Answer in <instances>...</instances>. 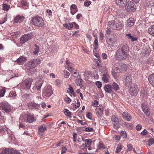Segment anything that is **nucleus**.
I'll return each instance as SVG.
<instances>
[{
    "label": "nucleus",
    "mask_w": 154,
    "mask_h": 154,
    "mask_svg": "<svg viewBox=\"0 0 154 154\" xmlns=\"http://www.w3.org/2000/svg\"><path fill=\"white\" fill-rule=\"evenodd\" d=\"M129 51V48L127 45H120L118 46V49L116 53V59L119 60L125 59L128 56Z\"/></svg>",
    "instance_id": "nucleus-1"
},
{
    "label": "nucleus",
    "mask_w": 154,
    "mask_h": 154,
    "mask_svg": "<svg viewBox=\"0 0 154 154\" xmlns=\"http://www.w3.org/2000/svg\"><path fill=\"white\" fill-rule=\"evenodd\" d=\"M40 63L41 60L40 59H34L26 63L25 65V68L26 70H29L35 68Z\"/></svg>",
    "instance_id": "nucleus-2"
},
{
    "label": "nucleus",
    "mask_w": 154,
    "mask_h": 154,
    "mask_svg": "<svg viewBox=\"0 0 154 154\" xmlns=\"http://www.w3.org/2000/svg\"><path fill=\"white\" fill-rule=\"evenodd\" d=\"M113 70L115 72H120L122 71H126L127 69V66L122 62H118L116 63L114 66Z\"/></svg>",
    "instance_id": "nucleus-3"
},
{
    "label": "nucleus",
    "mask_w": 154,
    "mask_h": 154,
    "mask_svg": "<svg viewBox=\"0 0 154 154\" xmlns=\"http://www.w3.org/2000/svg\"><path fill=\"white\" fill-rule=\"evenodd\" d=\"M32 24L35 26L42 27L44 25V21L41 17L36 16L33 17L31 20Z\"/></svg>",
    "instance_id": "nucleus-4"
},
{
    "label": "nucleus",
    "mask_w": 154,
    "mask_h": 154,
    "mask_svg": "<svg viewBox=\"0 0 154 154\" xmlns=\"http://www.w3.org/2000/svg\"><path fill=\"white\" fill-rule=\"evenodd\" d=\"M33 81V79L32 78H28L26 79L20 85L21 88L26 90L29 89Z\"/></svg>",
    "instance_id": "nucleus-5"
},
{
    "label": "nucleus",
    "mask_w": 154,
    "mask_h": 154,
    "mask_svg": "<svg viewBox=\"0 0 154 154\" xmlns=\"http://www.w3.org/2000/svg\"><path fill=\"white\" fill-rule=\"evenodd\" d=\"M111 120L113 128L116 129H118L119 128V123L118 118L114 115L111 117Z\"/></svg>",
    "instance_id": "nucleus-6"
},
{
    "label": "nucleus",
    "mask_w": 154,
    "mask_h": 154,
    "mask_svg": "<svg viewBox=\"0 0 154 154\" xmlns=\"http://www.w3.org/2000/svg\"><path fill=\"white\" fill-rule=\"evenodd\" d=\"M124 80L125 85L127 86H129L132 83V78L130 74H127L124 75Z\"/></svg>",
    "instance_id": "nucleus-7"
},
{
    "label": "nucleus",
    "mask_w": 154,
    "mask_h": 154,
    "mask_svg": "<svg viewBox=\"0 0 154 154\" xmlns=\"http://www.w3.org/2000/svg\"><path fill=\"white\" fill-rule=\"evenodd\" d=\"M117 36L116 34L114 33H112V34L110 38L106 40V42L107 44L112 45H114L117 40Z\"/></svg>",
    "instance_id": "nucleus-8"
},
{
    "label": "nucleus",
    "mask_w": 154,
    "mask_h": 154,
    "mask_svg": "<svg viewBox=\"0 0 154 154\" xmlns=\"http://www.w3.org/2000/svg\"><path fill=\"white\" fill-rule=\"evenodd\" d=\"M1 108L5 112L8 113L11 111L10 105L6 102H2L1 104Z\"/></svg>",
    "instance_id": "nucleus-9"
},
{
    "label": "nucleus",
    "mask_w": 154,
    "mask_h": 154,
    "mask_svg": "<svg viewBox=\"0 0 154 154\" xmlns=\"http://www.w3.org/2000/svg\"><path fill=\"white\" fill-rule=\"evenodd\" d=\"M53 93L52 88L49 86L44 88L43 94V95L49 97L53 94Z\"/></svg>",
    "instance_id": "nucleus-10"
},
{
    "label": "nucleus",
    "mask_w": 154,
    "mask_h": 154,
    "mask_svg": "<svg viewBox=\"0 0 154 154\" xmlns=\"http://www.w3.org/2000/svg\"><path fill=\"white\" fill-rule=\"evenodd\" d=\"M129 91L132 96H134L137 95L138 92L137 86L135 85L131 86L129 89Z\"/></svg>",
    "instance_id": "nucleus-11"
},
{
    "label": "nucleus",
    "mask_w": 154,
    "mask_h": 154,
    "mask_svg": "<svg viewBox=\"0 0 154 154\" xmlns=\"http://www.w3.org/2000/svg\"><path fill=\"white\" fill-rule=\"evenodd\" d=\"M32 37L31 34H27L23 35L20 39V42L21 44H23L27 42Z\"/></svg>",
    "instance_id": "nucleus-12"
},
{
    "label": "nucleus",
    "mask_w": 154,
    "mask_h": 154,
    "mask_svg": "<svg viewBox=\"0 0 154 154\" xmlns=\"http://www.w3.org/2000/svg\"><path fill=\"white\" fill-rule=\"evenodd\" d=\"M24 116L27 118V121L29 123H32L35 121V118L30 114H25Z\"/></svg>",
    "instance_id": "nucleus-13"
},
{
    "label": "nucleus",
    "mask_w": 154,
    "mask_h": 154,
    "mask_svg": "<svg viewBox=\"0 0 154 154\" xmlns=\"http://www.w3.org/2000/svg\"><path fill=\"white\" fill-rule=\"evenodd\" d=\"M28 106L29 109H37L40 107V105L39 104L32 102L28 103Z\"/></svg>",
    "instance_id": "nucleus-14"
},
{
    "label": "nucleus",
    "mask_w": 154,
    "mask_h": 154,
    "mask_svg": "<svg viewBox=\"0 0 154 154\" xmlns=\"http://www.w3.org/2000/svg\"><path fill=\"white\" fill-rule=\"evenodd\" d=\"M133 2H128L126 6V8L127 11H134L135 8L133 7Z\"/></svg>",
    "instance_id": "nucleus-15"
},
{
    "label": "nucleus",
    "mask_w": 154,
    "mask_h": 154,
    "mask_svg": "<svg viewBox=\"0 0 154 154\" xmlns=\"http://www.w3.org/2000/svg\"><path fill=\"white\" fill-rule=\"evenodd\" d=\"M43 83L42 80L39 81L38 82L35 83V86L33 87V89H35V90H37L38 91H40Z\"/></svg>",
    "instance_id": "nucleus-16"
},
{
    "label": "nucleus",
    "mask_w": 154,
    "mask_h": 154,
    "mask_svg": "<svg viewBox=\"0 0 154 154\" xmlns=\"http://www.w3.org/2000/svg\"><path fill=\"white\" fill-rule=\"evenodd\" d=\"M122 117L127 121H131V118L130 115L127 112H124L122 114Z\"/></svg>",
    "instance_id": "nucleus-17"
},
{
    "label": "nucleus",
    "mask_w": 154,
    "mask_h": 154,
    "mask_svg": "<svg viewBox=\"0 0 154 154\" xmlns=\"http://www.w3.org/2000/svg\"><path fill=\"white\" fill-rule=\"evenodd\" d=\"M27 60L26 57L21 56L16 60L17 62L20 65L23 64Z\"/></svg>",
    "instance_id": "nucleus-18"
},
{
    "label": "nucleus",
    "mask_w": 154,
    "mask_h": 154,
    "mask_svg": "<svg viewBox=\"0 0 154 154\" xmlns=\"http://www.w3.org/2000/svg\"><path fill=\"white\" fill-rule=\"evenodd\" d=\"M24 17L20 15L17 16L14 19V22L15 23H21L24 20Z\"/></svg>",
    "instance_id": "nucleus-19"
},
{
    "label": "nucleus",
    "mask_w": 154,
    "mask_h": 154,
    "mask_svg": "<svg viewBox=\"0 0 154 154\" xmlns=\"http://www.w3.org/2000/svg\"><path fill=\"white\" fill-rule=\"evenodd\" d=\"M142 107L144 112L147 116L149 115L150 112L147 106L145 105H143Z\"/></svg>",
    "instance_id": "nucleus-20"
},
{
    "label": "nucleus",
    "mask_w": 154,
    "mask_h": 154,
    "mask_svg": "<svg viewBox=\"0 0 154 154\" xmlns=\"http://www.w3.org/2000/svg\"><path fill=\"white\" fill-rule=\"evenodd\" d=\"M148 79L149 82L154 87V73L150 75L148 77Z\"/></svg>",
    "instance_id": "nucleus-21"
},
{
    "label": "nucleus",
    "mask_w": 154,
    "mask_h": 154,
    "mask_svg": "<svg viewBox=\"0 0 154 154\" xmlns=\"http://www.w3.org/2000/svg\"><path fill=\"white\" fill-rule=\"evenodd\" d=\"M134 19L133 18H129L127 21L126 26L127 27H131L134 24Z\"/></svg>",
    "instance_id": "nucleus-22"
},
{
    "label": "nucleus",
    "mask_w": 154,
    "mask_h": 154,
    "mask_svg": "<svg viewBox=\"0 0 154 154\" xmlns=\"http://www.w3.org/2000/svg\"><path fill=\"white\" fill-rule=\"evenodd\" d=\"M127 0H116V4L119 6H123L127 2Z\"/></svg>",
    "instance_id": "nucleus-23"
},
{
    "label": "nucleus",
    "mask_w": 154,
    "mask_h": 154,
    "mask_svg": "<svg viewBox=\"0 0 154 154\" xmlns=\"http://www.w3.org/2000/svg\"><path fill=\"white\" fill-rule=\"evenodd\" d=\"M103 110V108L101 106L97 107L96 108V113L98 116H100L102 115Z\"/></svg>",
    "instance_id": "nucleus-24"
},
{
    "label": "nucleus",
    "mask_w": 154,
    "mask_h": 154,
    "mask_svg": "<svg viewBox=\"0 0 154 154\" xmlns=\"http://www.w3.org/2000/svg\"><path fill=\"white\" fill-rule=\"evenodd\" d=\"M112 88L109 85H106L104 86V90L106 92L111 93L112 92Z\"/></svg>",
    "instance_id": "nucleus-25"
},
{
    "label": "nucleus",
    "mask_w": 154,
    "mask_h": 154,
    "mask_svg": "<svg viewBox=\"0 0 154 154\" xmlns=\"http://www.w3.org/2000/svg\"><path fill=\"white\" fill-rule=\"evenodd\" d=\"M122 126L128 129H131L132 128V125L131 123H126L125 122H123Z\"/></svg>",
    "instance_id": "nucleus-26"
},
{
    "label": "nucleus",
    "mask_w": 154,
    "mask_h": 154,
    "mask_svg": "<svg viewBox=\"0 0 154 154\" xmlns=\"http://www.w3.org/2000/svg\"><path fill=\"white\" fill-rule=\"evenodd\" d=\"M11 153V149L6 148L3 149L0 154H12Z\"/></svg>",
    "instance_id": "nucleus-27"
},
{
    "label": "nucleus",
    "mask_w": 154,
    "mask_h": 154,
    "mask_svg": "<svg viewBox=\"0 0 154 154\" xmlns=\"http://www.w3.org/2000/svg\"><path fill=\"white\" fill-rule=\"evenodd\" d=\"M148 32L152 36H154V25L151 26L149 27Z\"/></svg>",
    "instance_id": "nucleus-28"
},
{
    "label": "nucleus",
    "mask_w": 154,
    "mask_h": 154,
    "mask_svg": "<svg viewBox=\"0 0 154 154\" xmlns=\"http://www.w3.org/2000/svg\"><path fill=\"white\" fill-rule=\"evenodd\" d=\"M63 25H64V26L65 27L68 29H70L73 27V22L66 23L64 24H63Z\"/></svg>",
    "instance_id": "nucleus-29"
},
{
    "label": "nucleus",
    "mask_w": 154,
    "mask_h": 154,
    "mask_svg": "<svg viewBox=\"0 0 154 154\" xmlns=\"http://www.w3.org/2000/svg\"><path fill=\"white\" fill-rule=\"evenodd\" d=\"M109 75L108 74L106 73H104L103 74L102 77V79L104 82H108Z\"/></svg>",
    "instance_id": "nucleus-30"
},
{
    "label": "nucleus",
    "mask_w": 154,
    "mask_h": 154,
    "mask_svg": "<svg viewBox=\"0 0 154 154\" xmlns=\"http://www.w3.org/2000/svg\"><path fill=\"white\" fill-rule=\"evenodd\" d=\"M82 79H78L76 80L75 83L77 85H79L81 88L82 87Z\"/></svg>",
    "instance_id": "nucleus-31"
},
{
    "label": "nucleus",
    "mask_w": 154,
    "mask_h": 154,
    "mask_svg": "<svg viewBox=\"0 0 154 154\" xmlns=\"http://www.w3.org/2000/svg\"><path fill=\"white\" fill-rule=\"evenodd\" d=\"M126 36L127 37L128 39H130L132 42H134L137 40V38L136 37H133L130 34H128L126 35Z\"/></svg>",
    "instance_id": "nucleus-32"
},
{
    "label": "nucleus",
    "mask_w": 154,
    "mask_h": 154,
    "mask_svg": "<svg viewBox=\"0 0 154 154\" xmlns=\"http://www.w3.org/2000/svg\"><path fill=\"white\" fill-rule=\"evenodd\" d=\"M92 142V141L90 139H87L85 140V144L86 145V147H89V146H90Z\"/></svg>",
    "instance_id": "nucleus-33"
},
{
    "label": "nucleus",
    "mask_w": 154,
    "mask_h": 154,
    "mask_svg": "<svg viewBox=\"0 0 154 154\" xmlns=\"http://www.w3.org/2000/svg\"><path fill=\"white\" fill-rule=\"evenodd\" d=\"M38 131L41 133H43L46 130V127L45 126L41 125L38 128Z\"/></svg>",
    "instance_id": "nucleus-34"
},
{
    "label": "nucleus",
    "mask_w": 154,
    "mask_h": 154,
    "mask_svg": "<svg viewBox=\"0 0 154 154\" xmlns=\"http://www.w3.org/2000/svg\"><path fill=\"white\" fill-rule=\"evenodd\" d=\"M112 88L116 91L118 90L119 88L118 85L115 82H113L112 84Z\"/></svg>",
    "instance_id": "nucleus-35"
},
{
    "label": "nucleus",
    "mask_w": 154,
    "mask_h": 154,
    "mask_svg": "<svg viewBox=\"0 0 154 154\" xmlns=\"http://www.w3.org/2000/svg\"><path fill=\"white\" fill-rule=\"evenodd\" d=\"M94 44L95 45L94 49L95 50H96L97 49V47L98 44V38L97 37L95 38V39L94 42Z\"/></svg>",
    "instance_id": "nucleus-36"
},
{
    "label": "nucleus",
    "mask_w": 154,
    "mask_h": 154,
    "mask_svg": "<svg viewBox=\"0 0 154 154\" xmlns=\"http://www.w3.org/2000/svg\"><path fill=\"white\" fill-rule=\"evenodd\" d=\"M66 66H65V68L66 69H69L72 67V63L69 62L68 60L66 61Z\"/></svg>",
    "instance_id": "nucleus-37"
},
{
    "label": "nucleus",
    "mask_w": 154,
    "mask_h": 154,
    "mask_svg": "<svg viewBox=\"0 0 154 154\" xmlns=\"http://www.w3.org/2000/svg\"><path fill=\"white\" fill-rule=\"evenodd\" d=\"M64 113L68 117H70L71 116V112L67 109H65Z\"/></svg>",
    "instance_id": "nucleus-38"
},
{
    "label": "nucleus",
    "mask_w": 154,
    "mask_h": 154,
    "mask_svg": "<svg viewBox=\"0 0 154 154\" xmlns=\"http://www.w3.org/2000/svg\"><path fill=\"white\" fill-rule=\"evenodd\" d=\"M63 75L66 78H68L69 75V73L66 70H64L63 71Z\"/></svg>",
    "instance_id": "nucleus-39"
},
{
    "label": "nucleus",
    "mask_w": 154,
    "mask_h": 154,
    "mask_svg": "<svg viewBox=\"0 0 154 154\" xmlns=\"http://www.w3.org/2000/svg\"><path fill=\"white\" fill-rule=\"evenodd\" d=\"M10 7V5H8L6 4H3V10L6 11L8 10Z\"/></svg>",
    "instance_id": "nucleus-40"
},
{
    "label": "nucleus",
    "mask_w": 154,
    "mask_h": 154,
    "mask_svg": "<svg viewBox=\"0 0 154 154\" xmlns=\"http://www.w3.org/2000/svg\"><path fill=\"white\" fill-rule=\"evenodd\" d=\"M119 25V24L117 23L116 22H113V24L112 25V28L114 29H116Z\"/></svg>",
    "instance_id": "nucleus-41"
},
{
    "label": "nucleus",
    "mask_w": 154,
    "mask_h": 154,
    "mask_svg": "<svg viewBox=\"0 0 154 154\" xmlns=\"http://www.w3.org/2000/svg\"><path fill=\"white\" fill-rule=\"evenodd\" d=\"M36 48L35 49V51H33V53L34 54H38L39 51V48L38 46H37L36 44L35 45Z\"/></svg>",
    "instance_id": "nucleus-42"
},
{
    "label": "nucleus",
    "mask_w": 154,
    "mask_h": 154,
    "mask_svg": "<svg viewBox=\"0 0 154 154\" xmlns=\"http://www.w3.org/2000/svg\"><path fill=\"white\" fill-rule=\"evenodd\" d=\"M5 91V89L2 88L0 90V97H2L4 96Z\"/></svg>",
    "instance_id": "nucleus-43"
},
{
    "label": "nucleus",
    "mask_w": 154,
    "mask_h": 154,
    "mask_svg": "<svg viewBox=\"0 0 154 154\" xmlns=\"http://www.w3.org/2000/svg\"><path fill=\"white\" fill-rule=\"evenodd\" d=\"M122 149V147L121 145L120 144H119L116 148V152L118 153Z\"/></svg>",
    "instance_id": "nucleus-44"
},
{
    "label": "nucleus",
    "mask_w": 154,
    "mask_h": 154,
    "mask_svg": "<svg viewBox=\"0 0 154 154\" xmlns=\"http://www.w3.org/2000/svg\"><path fill=\"white\" fill-rule=\"evenodd\" d=\"M154 143V139L153 138L149 139L148 141L147 144L150 146Z\"/></svg>",
    "instance_id": "nucleus-45"
},
{
    "label": "nucleus",
    "mask_w": 154,
    "mask_h": 154,
    "mask_svg": "<svg viewBox=\"0 0 154 154\" xmlns=\"http://www.w3.org/2000/svg\"><path fill=\"white\" fill-rule=\"evenodd\" d=\"M121 135L124 138H126L127 137V134L125 131H122L121 132Z\"/></svg>",
    "instance_id": "nucleus-46"
},
{
    "label": "nucleus",
    "mask_w": 154,
    "mask_h": 154,
    "mask_svg": "<svg viewBox=\"0 0 154 154\" xmlns=\"http://www.w3.org/2000/svg\"><path fill=\"white\" fill-rule=\"evenodd\" d=\"M56 84L59 87H60L61 85L62 81L61 80L57 79L55 81Z\"/></svg>",
    "instance_id": "nucleus-47"
},
{
    "label": "nucleus",
    "mask_w": 154,
    "mask_h": 154,
    "mask_svg": "<svg viewBox=\"0 0 154 154\" xmlns=\"http://www.w3.org/2000/svg\"><path fill=\"white\" fill-rule=\"evenodd\" d=\"M98 102L96 100H94L92 102V106L95 107H97L98 105Z\"/></svg>",
    "instance_id": "nucleus-48"
},
{
    "label": "nucleus",
    "mask_w": 154,
    "mask_h": 154,
    "mask_svg": "<svg viewBox=\"0 0 154 154\" xmlns=\"http://www.w3.org/2000/svg\"><path fill=\"white\" fill-rule=\"evenodd\" d=\"M85 131L87 132L94 131L93 129L91 128L87 127L86 128Z\"/></svg>",
    "instance_id": "nucleus-49"
},
{
    "label": "nucleus",
    "mask_w": 154,
    "mask_h": 154,
    "mask_svg": "<svg viewBox=\"0 0 154 154\" xmlns=\"http://www.w3.org/2000/svg\"><path fill=\"white\" fill-rule=\"evenodd\" d=\"M87 118L90 120H92V114L91 112H88L86 115Z\"/></svg>",
    "instance_id": "nucleus-50"
},
{
    "label": "nucleus",
    "mask_w": 154,
    "mask_h": 154,
    "mask_svg": "<svg viewBox=\"0 0 154 154\" xmlns=\"http://www.w3.org/2000/svg\"><path fill=\"white\" fill-rule=\"evenodd\" d=\"M133 149L132 145L131 144H129L127 145V151H130Z\"/></svg>",
    "instance_id": "nucleus-51"
},
{
    "label": "nucleus",
    "mask_w": 154,
    "mask_h": 154,
    "mask_svg": "<svg viewBox=\"0 0 154 154\" xmlns=\"http://www.w3.org/2000/svg\"><path fill=\"white\" fill-rule=\"evenodd\" d=\"M12 154H20V153L18 150L11 149Z\"/></svg>",
    "instance_id": "nucleus-52"
},
{
    "label": "nucleus",
    "mask_w": 154,
    "mask_h": 154,
    "mask_svg": "<svg viewBox=\"0 0 154 154\" xmlns=\"http://www.w3.org/2000/svg\"><path fill=\"white\" fill-rule=\"evenodd\" d=\"M64 100L67 103H70L71 101V99L68 97H65Z\"/></svg>",
    "instance_id": "nucleus-53"
},
{
    "label": "nucleus",
    "mask_w": 154,
    "mask_h": 154,
    "mask_svg": "<svg viewBox=\"0 0 154 154\" xmlns=\"http://www.w3.org/2000/svg\"><path fill=\"white\" fill-rule=\"evenodd\" d=\"M96 85L98 88H100L102 86L101 82L100 81L97 82L96 83Z\"/></svg>",
    "instance_id": "nucleus-54"
},
{
    "label": "nucleus",
    "mask_w": 154,
    "mask_h": 154,
    "mask_svg": "<svg viewBox=\"0 0 154 154\" xmlns=\"http://www.w3.org/2000/svg\"><path fill=\"white\" fill-rule=\"evenodd\" d=\"M91 4V2L90 1H87L84 3V5L86 7L88 6Z\"/></svg>",
    "instance_id": "nucleus-55"
},
{
    "label": "nucleus",
    "mask_w": 154,
    "mask_h": 154,
    "mask_svg": "<svg viewBox=\"0 0 154 154\" xmlns=\"http://www.w3.org/2000/svg\"><path fill=\"white\" fill-rule=\"evenodd\" d=\"M68 89L70 91V93H71L73 95H74V91L73 89L71 86H69Z\"/></svg>",
    "instance_id": "nucleus-56"
},
{
    "label": "nucleus",
    "mask_w": 154,
    "mask_h": 154,
    "mask_svg": "<svg viewBox=\"0 0 154 154\" xmlns=\"http://www.w3.org/2000/svg\"><path fill=\"white\" fill-rule=\"evenodd\" d=\"M79 75V73L77 72L76 71L74 72L73 75L75 78H77Z\"/></svg>",
    "instance_id": "nucleus-57"
},
{
    "label": "nucleus",
    "mask_w": 154,
    "mask_h": 154,
    "mask_svg": "<svg viewBox=\"0 0 154 154\" xmlns=\"http://www.w3.org/2000/svg\"><path fill=\"white\" fill-rule=\"evenodd\" d=\"M142 128V126L141 125L139 124L137 125V126L136 127V130L137 131H139Z\"/></svg>",
    "instance_id": "nucleus-58"
},
{
    "label": "nucleus",
    "mask_w": 154,
    "mask_h": 154,
    "mask_svg": "<svg viewBox=\"0 0 154 154\" xmlns=\"http://www.w3.org/2000/svg\"><path fill=\"white\" fill-rule=\"evenodd\" d=\"M67 69H68L71 72H74L75 71H76V70L72 67Z\"/></svg>",
    "instance_id": "nucleus-59"
},
{
    "label": "nucleus",
    "mask_w": 154,
    "mask_h": 154,
    "mask_svg": "<svg viewBox=\"0 0 154 154\" xmlns=\"http://www.w3.org/2000/svg\"><path fill=\"white\" fill-rule=\"evenodd\" d=\"M11 96H16V94L15 91H11L10 94Z\"/></svg>",
    "instance_id": "nucleus-60"
},
{
    "label": "nucleus",
    "mask_w": 154,
    "mask_h": 154,
    "mask_svg": "<svg viewBox=\"0 0 154 154\" xmlns=\"http://www.w3.org/2000/svg\"><path fill=\"white\" fill-rule=\"evenodd\" d=\"M80 102H78L77 103L75 104L74 106L75 107V108H78L80 106Z\"/></svg>",
    "instance_id": "nucleus-61"
},
{
    "label": "nucleus",
    "mask_w": 154,
    "mask_h": 154,
    "mask_svg": "<svg viewBox=\"0 0 154 154\" xmlns=\"http://www.w3.org/2000/svg\"><path fill=\"white\" fill-rule=\"evenodd\" d=\"M67 150V149L66 147L64 146L62 147V150L61 151V154L65 153Z\"/></svg>",
    "instance_id": "nucleus-62"
},
{
    "label": "nucleus",
    "mask_w": 154,
    "mask_h": 154,
    "mask_svg": "<svg viewBox=\"0 0 154 154\" xmlns=\"http://www.w3.org/2000/svg\"><path fill=\"white\" fill-rule=\"evenodd\" d=\"M147 133V131L145 129L144 130H143V131L141 133V134L143 135H145Z\"/></svg>",
    "instance_id": "nucleus-63"
},
{
    "label": "nucleus",
    "mask_w": 154,
    "mask_h": 154,
    "mask_svg": "<svg viewBox=\"0 0 154 154\" xmlns=\"http://www.w3.org/2000/svg\"><path fill=\"white\" fill-rule=\"evenodd\" d=\"M0 131L3 133H5L6 131L5 129L4 128V127H2V126L0 127Z\"/></svg>",
    "instance_id": "nucleus-64"
}]
</instances>
